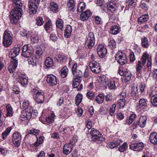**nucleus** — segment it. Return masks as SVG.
Wrapping results in <instances>:
<instances>
[{
    "mask_svg": "<svg viewBox=\"0 0 157 157\" xmlns=\"http://www.w3.org/2000/svg\"><path fill=\"white\" fill-rule=\"evenodd\" d=\"M16 7L10 12V16L11 22L14 24L17 23L22 15L23 3L21 0H11Z\"/></svg>",
    "mask_w": 157,
    "mask_h": 157,
    "instance_id": "nucleus-1",
    "label": "nucleus"
},
{
    "mask_svg": "<svg viewBox=\"0 0 157 157\" xmlns=\"http://www.w3.org/2000/svg\"><path fill=\"white\" fill-rule=\"evenodd\" d=\"M149 55L147 52L143 54L140 59V60L138 61L137 65L136 70L138 73H139L143 68V66L144 65L147 60V67L148 70L151 71L152 66V59L149 58Z\"/></svg>",
    "mask_w": 157,
    "mask_h": 157,
    "instance_id": "nucleus-2",
    "label": "nucleus"
},
{
    "mask_svg": "<svg viewBox=\"0 0 157 157\" xmlns=\"http://www.w3.org/2000/svg\"><path fill=\"white\" fill-rule=\"evenodd\" d=\"M12 34L11 32L6 30L4 32L3 36L2 44L5 47L10 46L13 43Z\"/></svg>",
    "mask_w": 157,
    "mask_h": 157,
    "instance_id": "nucleus-3",
    "label": "nucleus"
},
{
    "mask_svg": "<svg viewBox=\"0 0 157 157\" xmlns=\"http://www.w3.org/2000/svg\"><path fill=\"white\" fill-rule=\"evenodd\" d=\"M89 132L91 134V139L92 141L97 142V143H99L104 140V138L101 136V135L100 132L97 129L92 128Z\"/></svg>",
    "mask_w": 157,
    "mask_h": 157,
    "instance_id": "nucleus-4",
    "label": "nucleus"
},
{
    "mask_svg": "<svg viewBox=\"0 0 157 157\" xmlns=\"http://www.w3.org/2000/svg\"><path fill=\"white\" fill-rule=\"evenodd\" d=\"M95 39L94 33L90 32L88 34L85 41V46L87 48L91 49L94 46Z\"/></svg>",
    "mask_w": 157,
    "mask_h": 157,
    "instance_id": "nucleus-5",
    "label": "nucleus"
},
{
    "mask_svg": "<svg viewBox=\"0 0 157 157\" xmlns=\"http://www.w3.org/2000/svg\"><path fill=\"white\" fill-rule=\"evenodd\" d=\"M36 88L34 89L33 92L34 93V98L36 102L38 103H42L44 100V93L41 90H36Z\"/></svg>",
    "mask_w": 157,
    "mask_h": 157,
    "instance_id": "nucleus-6",
    "label": "nucleus"
},
{
    "mask_svg": "<svg viewBox=\"0 0 157 157\" xmlns=\"http://www.w3.org/2000/svg\"><path fill=\"white\" fill-rule=\"evenodd\" d=\"M40 0H31L29 1L28 6L30 14H34L38 9V5Z\"/></svg>",
    "mask_w": 157,
    "mask_h": 157,
    "instance_id": "nucleus-7",
    "label": "nucleus"
},
{
    "mask_svg": "<svg viewBox=\"0 0 157 157\" xmlns=\"http://www.w3.org/2000/svg\"><path fill=\"white\" fill-rule=\"evenodd\" d=\"M115 58L117 62L121 65H124L127 63V59L126 55L121 51H119L116 54Z\"/></svg>",
    "mask_w": 157,
    "mask_h": 157,
    "instance_id": "nucleus-8",
    "label": "nucleus"
},
{
    "mask_svg": "<svg viewBox=\"0 0 157 157\" xmlns=\"http://www.w3.org/2000/svg\"><path fill=\"white\" fill-rule=\"evenodd\" d=\"M35 113V112H33V110L31 109L30 108H25L21 113V120L24 121L25 120V118L29 120L32 115Z\"/></svg>",
    "mask_w": 157,
    "mask_h": 157,
    "instance_id": "nucleus-9",
    "label": "nucleus"
},
{
    "mask_svg": "<svg viewBox=\"0 0 157 157\" xmlns=\"http://www.w3.org/2000/svg\"><path fill=\"white\" fill-rule=\"evenodd\" d=\"M21 139V135L19 133L15 132L13 134L12 141L15 146L18 147L20 145Z\"/></svg>",
    "mask_w": 157,
    "mask_h": 157,
    "instance_id": "nucleus-10",
    "label": "nucleus"
},
{
    "mask_svg": "<svg viewBox=\"0 0 157 157\" xmlns=\"http://www.w3.org/2000/svg\"><path fill=\"white\" fill-rule=\"evenodd\" d=\"M147 118L145 116H141L139 119V121H137L136 122H135L133 124V128L135 129L138 126L140 127L143 128L144 127L146 123Z\"/></svg>",
    "mask_w": 157,
    "mask_h": 157,
    "instance_id": "nucleus-11",
    "label": "nucleus"
},
{
    "mask_svg": "<svg viewBox=\"0 0 157 157\" xmlns=\"http://www.w3.org/2000/svg\"><path fill=\"white\" fill-rule=\"evenodd\" d=\"M21 45L20 44H17L14 46L10 53V57L11 60L17 59L16 56L18 55L20 52Z\"/></svg>",
    "mask_w": 157,
    "mask_h": 157,
    "instance_id": "nucleus-12",
    "label": "nucleus"
},
{
    "mask_svg": "<svg viewBox=\"0 0 157 157\" xmlns=\"http://www.w3.org/2000/svg\"><path fill=\"white\" fill-rule=\"evenodd\" d=\"M89 66L91 71L95 73H98L101 71V68L99 64L94 60L91 61L89 64Z\"/></svg>",
    "mask_w": 157,
    "mask_h": 157,
    "instance_id": "nucleus-13",
    "label": "nucleus"
},
{
    "mask_svg": "<svg viewBox=\"0 0 157 157\" xmlns=\"http://www.w3.org/2000/svg\"><path fill=\"white\" fill-rule=\"evenodd\" d=\"M97 50L98 55L101 58H102L105 56L107 54L106 49L103 45H99Z\"/></svg>",
    "mask_w": 157,
    "mask_h": 157,
    "instance_id": "nucleus-14",
    "label": "nucleus"
},
{
    "mask_svg": "<svg viewBox=\"0 0 157 157\" xmlns=\"http://www.w3.org/2000/svg\"><path fill=\"white\" fill-rule=\"evenodd\" d=\"M47 82L51 86H54L57 83L56 77L53 75H48L47 76Z\"/></svg>",
    "mask_w": 157,
    "mask_h": 157,
    "instance_id": "nucleus-15",
    "label": "nucleus"
},
{
    "mask_svg": "<svg viewBox=\"0 0 157 157\" xmlns=\"http://www.w3.org/2000/svg\"><path fill=\"white\" fill-rule=\"evenodd\" d=\"M16 75V77H17V81L19 82L21 85L24 86H26L28 83L27 80L24 77L20 76L19 75L15 72L13 74Z\"/></svg>",
    "mask_w": 157,
    "mask_h": 157,
    "instance_id": "nucleus-16",
    "label": "nucleus"
},
{
    "mask_svg": "<svg viewBox=\"0 0 157 157\" xmlns=\"http://www.w3.org/2000/svg\"><path fill=\"white\" fill-rule=\"evenodd\" d=\"M73 147L74 146L71 143L65 144L63 147V153L66 155H68L71 152Z\"/></svg>",
    "mask_w": 157,
    "mask_h": 157,
    "instance_id": "nucleus-17",
    "label": "nucleus"
},
{
    "mask_svg": "<svg viewBox=\"0 0 157 157\" xmlns=\"http://www.w3.org/2000/svg\"><path fill=\"white\" fill-rule=\"evenodd\" d=\"M144 147V145L142 142L132 144L129 145L130 148L135 151L142 150Z\"/></svg>",
    "mask_w": 157,
    "mask_h": 157,
    "instance_id": "nucleus-18",
    "label": "nucleus"
},
{
    "mask_svg": "<svg viewBox=\"0 0 157 157\" xmlns=\"http://www.w3.org/2000/svg\"><path fill=\"white\" fill-rule=\"evenodd\" d=\"M92 15V13L89 10H87L82 12L80 15V19L82 21L87 20Z\"/></svg>",
    "mask_w": 157,
    "mask_h": 157,
    "instance_id": "nucleus-19",
    "label": "nucleus"
},
{
    "mask_svg": "<svg viewBox=\"0 0 157 157\" xmlns=\"http://www.w3.org/2000/svg\"><path fill=\"white\" fill-rule=\"evenodd\" d=\"M18 64V61L17 59L11 60L10 64L8 67V70L10 72L12 73L17 68Z\"/></svg>",
    "mask_w": 157,
    "mask_h": 157,
    "instance_id": "nucleus-20",
    "label": "nucleus"
},
{
    "mask_svg": "<svg viewBox=\"0 0 157 157\" xmlns=\"http://www.w3.org/2000/svg\"><path fill=\"white\" fill-rule=\"evenodd\" d=\"M147 100L146 99H140L139 103L137 105V107L139 108L146 109L147 107Z\"/></svg>",
    "mask_w": 157,
    "mask_h": 157,
    "instance_id": "nucleus-21",
    "label": "nucleus"
},
{
    "mask_svg": "<svg viewBox=\"0 0 157 157\" xmlns=\"http://www.w3.org/2000/svg\"><path fill=\"white\" fill-rule=\"evenodd\" d=\"M45 51V48L43 46H39L35 49L36 55L39 57H42Z\"/></svg>",
    "mask_w": 157,
    "mask_h": 157,
    "instance_id": "nucleus-22",
    "label": "nucleus"
},
{
    "mask_svg": "<svg viewBox=\"0 0 157 157\" xmlns=\"http://www.w3.org/2000/svg\"><path fill=\"white\" fill-rule=\"evenodd\" d=\"M45 65L47 68L52 67L53 68V67H54L53 60L50 57L46 58L45 61Z\"/></svg>",
    "mask_w": 157,
    "mask_h": 157,
    "instance_id": "nucleus-23",
    "label": "nucleus"
},
{
    "mask_svg": "<svg viewBox=\"0 0 157 157\" xmlns=\"http://www.w3.org/2000/svg\"><path fill=\"white\" fill-rule=\"evenodd\" d=\"M149 139L151 143L154 144H157V133L152 132L150 135Z\"/></svg>",
    "mask_w": 157,
    "mask_h": 157,
    "instance_id": "nucleus-24",
    "label": "nucleus"
},
{
    "mask_svg": "<svg viewBox=\"0 0 157 157\" xmlns=\"http://www.w3.org/2000/svg\"><path fill=\"white\" fill-rule=\"evenodd\" d=\"M49 8L54 13H57L59 11V6L57 4L54 2H51Z\"/></svg>",
    "mask_w": 157,
    "mask_h": 157,
    "instance_id": "nucleus-25",
    "label": "nucleus"
},
{
    "mask_svg": "<svg viewBox=\"0 0 157 157\" xmlns=\"http://www.w3.org/2000/svg\"><path fill=\"white\" fill-rule=\"evenodd\" d=\"M67 8L71 11H74L75 7V3L74 0H69L67 2Z\"/></svg>",
    "mask_w": 157,
    "mask_h": 157,
    "instance_id": "nucleus-26",
    "label": "nucleus"
},
{
    "mask_svg": "<svg viewBox=\"0 0 157 157\" xmlns=\"http://www.w3.org/2000/svg\"><path fill=\"white\" fill-rule=\"evenodd\" d=\"M108 10L111 13H113L116 10V5L112 2H109L107 5Z\"/></svg>",
    "mask_w": 157,
    "mask_h": 157,
    "instance_id": "nucleus-27",
    "label": "nucleus"
},
{
    "mask_svg": "<svg viewBox=\"0 0 157 157\" xmlns=\"http://www.w3.org/2000/svg\"><path fill=\"white\" fill-rule=\"evenodd\" d=\"M72 32L71 27L70 25H67L65 30L64 35L67 38L69 37L71 35Z\"/></svg>",
    "mask_w": 157,
    "mask_h": 157,
    "instance_id": "nucleus-28",
    "label": "nucleus"
},
{
    "mask_svg": "<svg viewBox=\"0 0 157 157\" xmlns=\"http://www.w3.org/2000/svg\"><path fill=\"white\" fill-rule=\"evenodd\" d=\"M7 110L6 116L8 117H11L13 115V112L11 105L10 104H8L6 106Z\"/></svg>",
    "mask_w": 157,
    "mask_h": 157,
    "instance_id": "nucleus-29",
    "label": "nucleus"
},
{
    "mask_svg": "<svg viewBox=\"0 0 157 157\" xmlns=\"http://www.w3.org/2000/svg\"><path fill=\"white\" fill-rule=\"evenodd\" d=\"M105 95L103 94H99L95 99V101L99 104L102 103L104 100Z\"/></svg>",
    "mask_w": 157,
    "mask_h": 157,
    "instance_id": "nucleus-30",
    "label": "nucleus"
},
{
    "mask_svg": "<svg viewBox=\"0 0 157 157\" xmlns=\"http://www.w3.org/2000/svg\"><path fill=\"white\" fill-rule=\"evenodd\" d=\"M141 45L144 48H147L149 46L148 39L146 37L144 36L141 38Z\"/></svg>",
    "mask_w": 157,
    "mask_h": 157,
    "instance_id": "nucleus-31",
    "label": "nucleus"
},
{
    "mask_svg": "<svg viewBox=\"0 0 157 157\" xmlns=\"http://www.w3.org/2000/svg\"><path fill=\"white\" fill-rule=\"evenodd\" d=\"M136 117V114L133 113L129 117V118H127L126 120V123L129 125L134 120Z\"/></svg>",
    "mask_w": 157,
    "mask_h": 157,
    "instance_id": "nucleus-32",
    "label": "nucleus"
},
{
    "mask_svg": "<svg viewBox=\"0 0 157 157\" xmlns=\"http://www.w3.org/2000/svg\"><path fill=\"white\" fill-rule=\"evenodd\" d=\"M148 19V15H145L140 17L138 19V21L140 23H144L147 21Z\"/></svg>",
    "mask_w": 157,
    "mask_h": 157,
    "instance_id": "nucleus-33",
    "label": "nucleus"
},
{
    "mask_svg": "<svg viewBox=\"0 0 157 157\" xmlns=\"http://www.w3.org/2000/svg\"><path fill=\"white\" fill-rule=\"evenodd\" d=\"M57 27L62 30H63V21L61 19H58L56 22Z\"/></svg>",
    "mask_w": 157,
    "mask_h": 157,
    "instance_id": "nucleus-34",
    "label": "nucleus"
},
{
    "mask_svg": "<svg viewBox=\"0 0 157 157\" xmlns=\"http://www.w3.org/2000/svg\"><path fill=\"white\" fill-rule=\"evenodd\" d=\"M82 94H78L75 98V104L77 105H78L82 101Z\"/></svg>",
    "mask_w": 157,
    "mask_h": 157,
    "instance_id": "nucleus-35",
    "label": "nucleus"
},
{
    "mask_svg": "<svg viewBox=\"0 0 157 157\" xmlns=\"http://www.w3.org/2000/svg\"><path fill=\"white\" fill-rule=\"evenodd\" d=\"M86 6V4L84 2H80L78 6L77 11L80 12L79 10H81V11L82 12V11L85 9Z\"/></svg>",
    "mask_w": 157,
    "mask_h": 157,
    "instance_id": "nucleus-36",
    "label": "nucleus"
},
{
    "mask_svg": "<svg viewBox=\"0 0 157 157\" xmlns=\"http://www.w3.org/2000/svg\"><path fill=\"white\" fill-rule=\"evenodd\" d=\"M68 72V68L66 67H63L61 73V77L63 78L66 77L67 75Z\"/></svg>",
    "mask_w": 157,
    "mask_h": 157,
    "instance_id": "nucleus-37",
    "label": "nucleus"
},
{
    "mask_svg": "<svg viewBox=\"0 0 157 157\" xmlns=\"http://www.w3.org/2000/svg\"><path fill=\"white\" fill-rule=\"evenodd\" d=\"M11 130V127L7 128L5 132L2 134V138L3 139H4L10 133Z\"/></svg>",
    "mask_w": 157,
    "mask_h": 157,
    "instance_id": "nucleus-38",
    "label": "nucleus"
},
{
    "mask_svg": "<svg viewBox=\"0 0 157 157\" xmlns=\"http://www.w3.org/2000/svg\"><path fill=\"white\" fill-rule=\"evenodd\" d=\"M151 102L153 106H157V95H155L151 97Z\"/></svg>",
    "mask_w": 157,
    "mask_h": 157,
    "instance_id": "nucleus-39",
    "label": "nucleus"
},
{
    "mask_svg": "<svg viewBox=\"0 0 157 157\" xmlns=\"http://www.w3.org/2000/svg\"><path fill=\"white\" fill-rule=\"evenodd\" d=\"M112 33L113 34H117L119 32V29L117 25H114L112 27L111 29Z\"/></svg>",
    "mask_w": 157,
    "mask_h": 157,
    "instance_id": "nucleus-40",
    "label": "nucleus"
},
{
    "mask_svg": "<svg viewBox=\"0 0 157 157\" xmlns=\"http://www.w3.org/2000/svg\"><path fill=\"white\" fill-rule=\"evenodd\" d=\"M127 148V146L126 143H124L123 144L121 145L118 148L120 151L124 152L125 151Z\"/></svg>",
    "mask_w": 157,
    "mask_h": 157,
    "instance_id": "nucleus-41",
    "label": "nucleus"
},
{
    "mask_svg": "<svg viewBox=\"0 0 157 157\" xmlns=\"http://www.w3.org/2000/svg\"><path fill=\"white\" fill-rule=\"evenodd\" d=\"M28 62L29 64L32 65L33 66H34L36 65V59L33 57H30L29 58Z\"/></svg>",
    "mask_w": 157,
    "mask_h": 157,
    "instance_id": "nucleus-42",
    "label": "nucleus"
},
{
    "mask_svg": "<svg viewBox=\"0 0 157 157\" xmlns=\"http://www.w3.org/2000/svg\"><path fill=\"white\" fill-rule=\"evenodd\" d=\"M36 25L38 26L42 25L44 22L43 18L41 17H39L36 19Z\"/></svg>",
    "mask_w": 157,
    "mask_h": 157,
    "instance_id": "nucleus-43",
    "label": "nucleus"
},
{
    "mask_svg": "<svg viewBox=\"0 0 157 157\" xmlns=\"http://www.w3.org/2000/svg\"><path fill=\"white\" fill-rule=\"evenodd\" d=\"M116 106V104H114L112 105V107H110L109 113L111 116L113 115V114L115 112Z\"/></svg>",
    "mask_w": 157,
    "mask_h": 157,
    "instance_id": "nucleus-44",
    "label": "nucleus"
},
{
    "mask_svg": "<svg viewBox=\"0 0 157 157\" xmlns=\"http://www.w3.org/2000/svg\"><path fill=\"white\" fill-rule=\"evenodd\" d=\"M108 46L111 49L116 47V43L114 40H111L109 42Z\"/></svg>",
    "mask_w": 157,
    "mask_h": 157,
    "instance_id": "nucleus-45",
    "label": "nucleus"
},
{
    "mask_svg": "<svg viewBox=\"0 0 157 157\" xmlns=\"http://www.w3.org/2000/svg\"><path fill=\"white\" fill-rule=\"evenodd\" d=\"M73 75L75 77V79L79 80L82 77V72L79 70H78V74H77V71L75 72V74H73Z\"/></svg>",
    "mask_w": 157,
    "mask_h": 157,
    "instance_id": "nucleus-46",
    "label": "nucleus"
},
{
    "mask_svg": "<svg viewBox=\"0 0 157 157\" xmlns=\"http://www.w3.org/2000/svg\"><path fill=\"white\" fill-rule=\"evenodd\" d=\"M125 100L124 98H121L118 100V104L121 107H123L125 105Z\"/></svg>",
    "mask_w": 157,
    "mask_h": 157,
    "instance_id": "nucleus-47",
    "label": "nucleus"
},
{
    "mask_svg": "<svg viewBox=\"0 0 157 157\" xmlns=\"http://www.w3.org/2000/svg\"><path fill=\"white\" fill-rule=\"evenodd\" d=\"M43 140L41 137L39 138V141H37L36 143H35L33 144V147H37L39 146L40 144H42L43 142Z\"/></svg>",
    "mask_w": 157,
    "mask_h": 157,
    "instance_id": "nucleus-48",
    "label": "nucleus"
},
{
    "mask_svg": "<svg viewBox=\"0 0 157 157\" xmlns=\"http://www.w3.org/2000/svg\"><path fill=\"white\" fill-rule=\"evenodd\" d=\"M86 96L88 98L91 100L94 98V93L93 91H89L87 92Z\"/></svg>",
    "mask_w": 157,
    "mask_h": 157,
    "instance_id": "nucleus-49",
    "label": "nucleus"
},
{
    "mask_svg": "<svg viewBox=\"0 0 157 157\" xmlns=\"http://www.w3.org/2000/svg\"><path fill=\"white\" fill-rule=\"evenodd\" d=\"M25 54L26 55H22L25 57H29L33 55V51L30 49H29L27 52H25Z\"/></svg>",
    "mask_w": 157,
    "mask_h": 157,
    "instance_id": "nucleus-50",
    "label": "nucleus"
},
{
    "mask_svg": "<svg viewBox=\"0 0 157 157\" xmlns=\"http://www.w3.org/2000/svg\"><path fill=\"white\" fill-rule=\"evenodd\" d=\"M86 127L87 128V129H88V132H89V131L90 130V129H91V128L92 127V122L90 121V120H88L86 122ZM86 130V128H85V130Z\"/></svg>",
    "mask_w": 157,
    "mask_h": 157,
    "instance_id": "nucleus-51",
    "label": "nucleus"
},
{
    "mask_svg": "<svg viewBox=\"0 0 157 157\" xmlns=\"http://www.w3.org/2000/svg\"><path fill=\"white\" fill-rule=\"evenodd\" d=\"M95 22L97 25L101 24L102 23V21L101 18L98 16H96L95 17Z\"/></svg>",
    "mask_w": 157,
    "mask_h": 157,
    "instance_id": "nucleus-52",
    "label": "nucleus"
},
{
    "mask_svg": "<svg viewBox=\"0 0 157 157\" xmlns=\"http://www.w3.org/2000/svg\"><path fill=\"white\" fill-rule=\"evenodd\" d=\"M101 80L102 81V83L105 84V86L106 87L108 85H109V83L111 81V80L109 79L106 77L104 78L103 80Z\"/></svg>",
    "mask_w": 157,
    "mask_h": 157,
    "instance_id": "nucleus-53",
    "label": "nucleus"
},
{
    "mask_svg": "<svg viewBox=\"0 0 157 157\" xmlns=\"http://www.w3.org/2000/svg\"><path fill=\"white\" fill-rule=\"evenodd\" d=\"M77 79H75L73 81L72 86L74 88H78L80 85L79 82L77 80Z\"/></svg>",
    "mask_w": 157,
    "mask_h": 157,
    "instance_id": "nucleus-54",
    "label": "nucleus"
},
{
    "mask_svg": "<svg viewBox=\"0 0 157 157\" xmlns=\"http://www.w3.org/2000/svg\"><path fill=\"white\" fill-rule=\"evenodd\" d=\"M51 26V23L49 21H48L44 25V28L45 30L48 32L50 29Z\"/></svg>",
    "mask_w": 157,
    "mask_h": 157,
    "instance_id": "nucleus-55",
    "label": "nucleus"
},
{
    "mask_svg": "<svg viewBox=\"0 0 157 157\" xmlns=\"http://www.w3.org/2000/svg\"><path fill=\"white\" fill-rule=\"evenodd\" d=\"M21 105L23 107L29 108V101L27 100H24L23 101Z\"/></svg>",
    "mask_w": 157,
    "mask_h": 157,
    "instance_id": "nucleus-56",
    "label": "nucleus"
},
{
    "mask_svg": "<svg viewBox=\"0 0 157 157\" xmlns=\"http://www.w3.org/2000/svg\"><path fill=\"white\" fill-rule=\"evenodd\" d=\"M115 147L119 146L120 144L123 143V141L120 139H117L113 141Z\"/></svg>",
    "mask_w": 157,
    "mask_h": 157,
    "instance_id": "nucleus-57",
    "label": "nucleus"
},
{
    "mask_svg": "<svg viewBox=\"0 0 157 157\" xmlns=\"http://www.w3.org/2000/svg\"><path fill=\"white\" fill-rule=\"evenodd\" d=\"M107 86L111 89H115L116 87V86L114 81H111L109 83V85Z\"/></svg>",
    "mask_w": 157,
    "mask_h": 157,
    "instance_id": "nucleus-58",
    "label": "nucleus"
},
{
    "mask_svg": "<svg viewBox=\"0 0 157 157\" xmlns=\"http://www.w3.org/2000/svg\"><path fill=\"white\" fill-rule=\"evenodd\" d=\"M95 2L98 6L102 7L104 6L103 0H96Z\"/></svg>",
    "mask_w": 157,
    "mask_h": 157,
    "instance_id": "nucleus-59",
    "label": "nucleus"
},
{
    "mask_svg": "<svg viewBox=\"0 0 157 157\" xmlns=\"http://www.w3.org/2000/svg\"><path fill=\"white\" fill-rule=\"evenodd\" d=\"M28 46L27 45H24L22 47V55H26L25 52L28 50Z\"/></svg>",
    "mask_w": 157,
    "mask_h": 157,
    "instance_id": "nucleus-60",
    "label": "nucleus"
},
{
    "mask_svg": "<svg viewBox=\"0 0 157 157\" xmlns=\"http://www.w3.org/2000/svg\"><path fill=\"white\" fill-rule=\"evenodd\" d=\"M77 63H75L73 66L72 68V71L73 74H75V72H77Z\"/></svg>",
    "mask_w": 157,
    "mask_h": 157,
    "instance_id": "nucleus-61",
    "label": "nucleus"
},
{
    "mask_svg": "<svg viewBox=\"0 0 157 157\" xmlns=\"http://www.w3.org/2000/svg\"><path fill=\"white\" fill-rule=\"evenodd\" d=\"M135 59L134 52H132L130 55V61L131 62H133Z\"/></svg>",
    "mask_w": 157,
    "mask_h": 157,
    "instance_id": "nucleus-62",
    "label": "nucleus"
},
{
    "mask_svg": "<svg viewBox=\"0 0 157 157\" xmlns=\"http://www.w3.org/2000/svg\"><path fill=\"white\" fill-rule=\"evenodd\" d=\"M138 93V91L136 88H134L132 89L131 92V94L132 96H136Z\"/></svg>",
    "mask_w": 157,
    "mask_h": 157,
    "instance_id": "nucleus-63",
    "label": "nucleus"
},
{
    "mask_svg": "<svg viewBox=\"0 0 157 157\" xmlns=\"http://www.w3.org/2000/svg\"><path fill=\"white\" fill-rule=\"evenodd\" d=\"M112 96L111 95H108L106 96L105 101L107 102H111L113 100Z\"/></svg>",
    "mask_w": 157,
    "mask_h": 157,
    "instance_id": "nucleus-64",
    "label": "nucleus"
}]
</instances>
